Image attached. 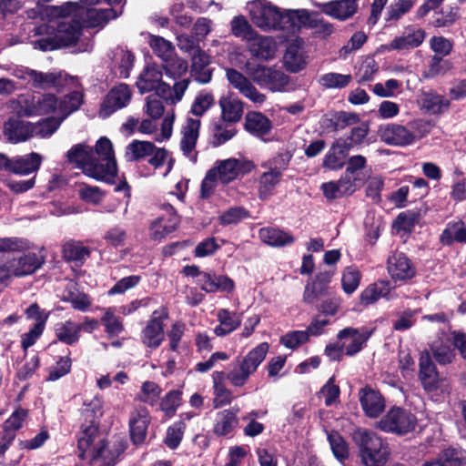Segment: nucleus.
<instances>
[{"label": "nucleus", "mask_w": 466, "mask_h": 466, "mask_svg": "<svg viewBox=\"0 0 466 466\" xmlns=\"http://www.w3.org/2000/svg\"><path fill=\"white\" fill-rule=\"evenodd\" d=\"M45 263V255L35 252L8 258L0 263V292L15 278L34 274Z\"/></svg>", "instance_id": "nucleus-6"}, {"label": "nucleus", "mask_w": 466, "mask_h": 466, "mask_svg": "<svg viewBox=\"0 0 466 466\" xmlns=\"http://www.w3.org/2000/svg\"><path fill=\"white\" fill-rule=\"evenodd\" d=\"M192 70L194 72L203 71V77L199 81L207 83L210 80V74L206 70V67L210 63V57L201 49L198 48L192 53Z\"/></svg>", "instance_id": "nucleus-60"}, {"label": "nucleus", "mask_w": 466, "mask_h": 466, "mask_svg": "<svg viewBox=\"0 0 466 466\" xmlns=\"http://www.w3.org/2000/svg\"><path fill=\"white\" fill-rule=\"evenodd\" d=\"M212 378L214 382L215 407L218 408L229 403L232 400V393L223 383L225 378L224 372L216 371L212 374Z\"/></svg>", "instance_id": "nucleus-48"}, {"label": "nucleus", "mask_w": 466, "mask_h": 466, "mask_svg": "<svg viewBox=\"0 0 466 466\" xmlns=\"http://www.w3.org/2000/svg\"><path fill=\"white\" fill-rule=\"evenodd\" d=\"M161 85H165L162 81V72L156 65H148L140 74L137 82V86L141 93L157 90L159 94Z\"/></svg>", "instance_id": "nucleus-28"}, {"label": "nucleus", "mask_w": 466, "mask_h": 466, "mask_svg": "<svg viewBox=\"0 0 466 466\" xmlns=\"http://www.w3.org/2000/svg\"><path fill=\"white\" fill-rule=\"evenodd\" d=\"M359 400L365 415L378 418L385 410L386 403L382 395L370 387H365L359 391Z\"/></svg>", "instance_id": "nucleus-18"}, {"label": "nucleus", "mask_w": 466, "mask_h": 466, "mask_svg": "<svg viewBox=\"0 0 466 466\" xmlns=\"http://www.w3.org/2000/svg\"><path fill=\"white\" fill-rule=\"evenodd\" d=\"M353 438L365 466H384L390 460L389 445L377 433L359 430Z\"/></svg>", "instance_id": "nucleus-7"}, {"label": "nucleus", "mask_w": 466, "mask_h": 466, "mask_svg": "<svg viewBox=\"0 0 466 466\" xmlns=\"http://www.w3.org/2000/svg\"><path fill=\"white\" fill-rule=\"evenodd\" d=\"M238 410H223L216 414L213 432L217 436H226L230 434L238 423Z\"/></svg>", "instance_id": "nucleus-32"}, {"label": "nucleus", "mask_w": 466, "mask_h": 466, "mask_svg": "<svg viewBox=\"0 0 466 466\" xmlns=\"http://www.w3.org/2000/svg\"><path fill=\"white\" fill-rule=\"evenodd\" d=\"M388 272L395 280L406 281L412 279L416 270L411 261L402 253L393 254L388 258Z\"/></svg>", "instance_id": "nucleus-24"}, {"label": "nucleus", "mask_w": 466, "mask_h": 466, "mask_svg": "<svg viewBox=\"0 0 466 466\" xmlns=\"http://www.w3.org/2000/svg\"><path fill=\"white\" fill-rule=\"evenodd\" d=\"M149 423L150 414L147 408L137 407L130 412L128 425L134 444L138 445L145 441Z\"/></svg>", "instance_id": "nucleus-17"}, {"label": "nucleus", "mask_w": 466, "mask_h": 466, "mask_svg": "<svg viewBox=\"0 0 466 466\" xmlns=\"http://www.w3.org/2000/svg\"><path fill=\"white\" fill-rule=\"evenodd\" d=\"M226 76L229 84L252 103L262 105L266 101V95L259 92L251 80L242 73L233 68H227Z\"/></svg>", "instance_id": "nucleus-13"}, {"label": "nucleus", "mask_w": 466, "mask_h": 466, "mask_svg": "<svg viewBox=\"0 0 466 466\" xmlns=\"http://www.w3.org/2000/svg\"><path fill=\"white\" fill-rule=\"evenodd\" d=\"M334 456L343 461L349 457V447L345 440L338 432H330L328 436Z\"/></svg>", "instance_id": "nucleus-62"}, {"label": "nucleus", "mask_w": 466, "mask_h": 466, "mask_svg": "<svg viewBox=\"0 0 466 466\" xmlns=\"http://www.w3.org/2000/svg\"><path fill=\"white\" fill-rule=\"evenodd\" d=\"M425 39V32L420 28H407L400 35L395 37L389 45L382 47L387 51H407L418 47Z\"/></svg>", "instance_id": "nucleus-19"}, {"label": "nucleus", "mask_w": 466, "mask_h": 466, "mask_svg": "<svg viewBox=\"0 0 466 466\" xmlns=\"http://www.w3.org/2000/svg\"><path fill=\"white\" fill-rule=\"evenodd\" d=\"M89 249L78 242L69 241L63 247V257L69 261H83L89 257Z\"/></svg>", "instance_id": "nucleus-55"}, {"label": "nucleus", "mask_w": 466, "mask_h": 466, "mask_svg": "<svg viewBox=\"0 0 466 466\" xmlns=\"http://www.w3.org/2000/svg\"><path fill=\"white\" fill-rule=\"evenodd\" d=\"M221 108V117L225 122L235 123L243 115V103L232 95L222 96L218 101Z\"/></svg>", "instance_id": "nucleus-35"}, {"label": "nucleus", "mask_w": 466, "mask_h": 466, "mask_svg": "<svg viewBox=\"0 0 466 466\" xmlns=\"http://www.w3.org/2000/svg\"><path fill=\"white\" fill-rule=\"evenodd\" d=\"M78 439L79 457L88 463L99 462L98 466H112L120 451L110 446L106 436L97 425H83Z\"/></svg>", "instance_id": "nucleus-3"}, {"label": "nucleus", "mask_w": 466, "mask_h": 466, "mask_svg": "<svg viewBox=\"0 0 466 466\" xmlns=\"http://www.w3.org/2000/svg\"><path fill=\"white\" fill-rule=\"evenodd\" d=\"M80 33L81 26L78 22L63 21L58 24L56 32L52 38L41 39L35 42V46L44 51L67 47L79 41Z\"/></svg>", "instance_id": "nucleus-10"}, {"label": "nucleus", "mask_w": 466, "mask_h": 466, "mask_svg": "<svg viewBox=\"0 0 466 466\" xmlns=\"http://www.w3.org/2000/svg\"><path fill=\"white\" fill-rule=\"evenodd\" d=\"M217 319L219 322L214 332L218 337L226 336L236 330L241 324L242 315L227 309H220L217 313Z\"/></svg>", "instance_id": "nucleus-33"}, {"label": "nucleus", "mask_w": 466, "mask_h": 466, "mask_svg": "<svg viewBox=\"0 0 466 466\" xmlns=\"http://www.w3.org/2000/svg\"><path fill=\"white\" fill-rule=\"evenodd\" d=\"M45 125L49 127L47 131H45L43 127H33V124L29 122L11 118L5 124L4 135L8 141L16 144L24 142L35 135L41 137H48L58 128V123L56 121H50Z\"/></svg>", "instance_id": "nucleus-9"}, {"label": "nucleus", "mask_w": 466, "mask_h": 466, "mask_svg": "<svg viewBox=\"0 0 466 466\" xmlns=\"http://www.w3.org/2000/svg\"><path fill=\"white\" fill-rule=\"evenodd\" d=\"M132 98V90L127 84H119L107 93L101 103L98 116L106 118L112 114L120 110L130 103Z\"/></svg>", "instance_id": "nucleus-12"}, {"label": "nucleus", "mask_w": 466, "mask_h": 466, "mask_svg": "<svg viewBox=\"0 0 466 466\" xmlns=\"http://www.w3.org/2000/svg\"><path fill=\"white\" fill-rule=\"evenodd\" d=\"M378 70L379 66L375 59L371 56H366L361 61L356 76L359 77V82H368L373 79Z\"/></svg>", "instance_id": "nucleus-63"}, {"label": "nucleus", "mask_w": 466, "mask_h": 466, "mask_svg": "<svg viewBox=\"0 0 466 466\" xmlns=\"http://www.w3.org/2000/svg\"><path fill=\"white\" fill-rule=\"evenodd\" d=\"M101 321L109 337L118 336L124 331L123 322L121 319L115 314V310L112 308H108L105 310Z\"/></svg>", "instance_id": "nucleus-54"}, {"label": "nucleus", "mask_w": 466, "mask_h": 466, "mask_svg": "<svg viewBox=\"0 0 466 466\" xmlns=\"http://www.w3.org/2000/svg\"><path fill=\"white\" fill-rule=\"evenodd\" d=\"M157 315V311H154L153 317L147 324L146 328L142 332L143 343L149 347L156 349L157 348L164 339V328L162 319L167 318V312L162 309V312Z\"/></svg>", "instance_id": "nucleus-23"}, {"label": "nucleus", "mask_w": 466, "mask_h": 466, "mask_svg": "<svg viewBox=\"0 0 466 466\" xmlns=\"http://www.w3.org/2000/svg\"><path fill=\"white\" fill-rule=\"evenodd\" d=\"M293 15L295 16V22L297 21L299 25L314 28L315 33L323 37L329 36L334 32L332 24L319 18L317 13L299 9L295 10Z\"/></svg>", "instance_id": "nucleus-21"}, {"label": "nucleus", "mask_w": 466, "mask_h": 466, "mask_svg": "<svg viewBox=\"0 0 466 466\" xmlns=\"http://www.w3.org/2000/svg\"><path fill=\"white\" fill-rule=\"evenodd\" d=\"M368 36L363 31L355 32L350 40L339 50L340 59H347L350 55L360 50L367 42Z\"/></svg>", "instance_id": "nucleus-51"}, {"label": "nucleus", "mask_w": 466, "mask_h": 466, "mask_svg": "<svg viewBox=\"0 0 466 466\" xmlns=\"http://www.w3.org/2000/svg\"><path fill=\"white\" fill-rule=\"evenodd\" d=\"M423 466H466V451L455 448L444 450L437 460L427 461Z\"/></svg>", "instance_id": "nucleus-42"}, {"label": "nucleus", "mask_w": 466, "mask_h": 466, "mask_svg": "<svg viewBox=\"0 0 466 466\" xmlns=\"http://www.w3.org/2000/svg\"><path fill=\"white\" fill-rule=\"evenodd\" d=\"M103 406L104 401L100 396L86 397L80 410L83 420L81 426L96 424L99 428V420L104 414Z\"/></svg>", "instance_id": "nucleus-26"}, {"label": "nucleus", "mask_w": 466, "mask_h": 466, "mask_svg": "<svg viewBox=\"0 0 466 466\" xmlns=\"http://www.w3.org/2000/svg\"><path fill=\"white\" fill-rule=\"evenodd\" d=\"M232 34L247 43L255 35L256 31L243 15L235 16L230 22Z\"/></svg>", "instance_id": "nucleus-50"}, {"label": "nucleus", "mask_w": 466, "mask_h": 466, "mask_svg": "<svg viewBox=\"0 0 466 466\" xmlns=\"http://www.w3.org/2000/svg\"><path fill=\"white\" fill-rule=\"evenodd\" d=\"M350 144L346 140L339 139L329 148L325 156L323 165L329 169H339L342 167Z\"/></svg>", "instance_id": "nucleus-37"}, {"label": "nucleus", "mask_w": 466, "mask_h": 466, "mask_svg": "<svg viewBox=\"0 0 466 466\" xmlns=\"http://www.w3.org/2000/svg\"><path fill=\"white\" fill-rule=\"evenodd\" d=\"M150 156L151 157L148 162L155 168L166 166V169L162 174L163 177H166L170 172L174 163V160L169 156L168 152L165 148L156 147L154 146V150Z\"/></svg>", "instance_id": "nucleus-58"}, {"label": "nucleus", "mask_w": 466, "mask_h": 466, "mask_svg": "<svg viewBox=\"0 0 466 466\" xmlns=\"http://www.w3.org/2000/svg\"><path fill=\"white\" fill-rule=\"evenodd\" d=\"M352 82L350 74L329 72L319 78V84L327 89H341L347 87Z\"/></svg>", "instance_id": "nucleus-46"}, {"label": "nucleus", "mask_w": 466, "mask_h": 466, "mask_svg": "<svg viewBox=\"0 0 466 466\" xmlns=\"http://www.w3.org/2000/svg\"><path fill=\"white\" fill-rule=\"evenodd\" d=\"M154 146L149 141L134 140L126 147V158L128 161H134L150 156L154 150Z\"/></svg>", "instance_id": "nucleus-49"}, {"label": "nucleus", "mask_w": 466, "mask_h": 466, "mask_svg": "<svg viewBox=\"0 0 466 466\" xmlns=\"http://www.w3.org/2000/svg\"><path fill=\"white\" fill-rule=\"evenodd\" d=\"M391 289L389 281H379L367 287L360 294V301L363 305H370L379 299L386 297Z\"/></svg>", "instance_id": "nucleus-45"}, {"label": "nucleus", "mask_w": 466, "mask_h": 466, "mask_svg": "<svg viewBox=\"0 0 466 466\" xmlns=\"http://www.w3.org/2000/svg\"><path fill=\"white\" fill-rule=\"evenodd\" d=\"M81 102V96L78 92H72L62 100H58L51 94L33 96L32 97L20 96L18 113L24 116L54 113L56 115V118L65 119L69 114L78 109Z\"/></svg>", "instance_id": "nucleus-2"}, {"label": "nucleus", "mask_w": 466, "mask_h": 466, "mask_svg": "<svg viewBox=\"0 0 466 466\" xmlns=\"http://www.w3.org/2000/svg\"><path fill=\"white\" fill-rule=\"evenodd\" d=\"M188 85L189 80L186 78L176 82L173 86L165 83L160 86L158 96L167 103L176 105L182 100Z\"/></svg>", "instance_id": "nucleus-44"}, {"label": "nucleus", "mask_w": 466, "mask_h": 466, "mask_svg": "<svg viewBox=\"0 0 466 466\" xmlns=\"http://www.w3.org/2000/svg\"><path fill=\"white\" fill-rule=\"evenodd\" d=\"M271 121L260 112H248L245 118V128L257 137L268 135L271 130Z\"/></svg>", "instance_id": "nucleus-39"}, {"label": "nucleus", "mask_w": 466, "mask_h": 466, "mask_svg": "<svg viewBox=\"0 0 466 466\" xmlns=\"http://www.w3.org/2000/svg\"><path fill=\"white\" fill-rule=\"evenodd\" d=\"M261 241L270 247H283L295 240L289 233L276 228H263L258 232Z\"/></svg>", "instance_id": "nucleus-41"}, {"label": "nucleus", "mask_w": 466, "mask_h": 466, "mask_svg": "<svg viewBox=\"0 0 466 466\" xmlns=\"http://www.w3.org/2000/svg\"><path fill=\"white\" fill-rule=\"evenodd\" d=\"M441 241L444 245L453 242H466V227L462 221L449 223L441 235Z\"/></svg>", "instance_id": "nucleus-47"}, {"label": "nucleus", "mask_w": 466, "mask_h": 466, "mask_svg": "<svg viewBox=\"0 0 466 466\" xmlns=\"http://www.w3.org/2000/svg\"><path fill=\"white\" fill-rule=\"evenodd\" d=\"M162 392L161 388L154 381H145L142 383L137 399L144 403L155 405Z\"/></svg>", "instance_id": "nucleus-56"}, {"label": "nucleus", "mask_w": 466, "mask_h": 466, "mask_svg": "<svg viewBox=\"0 0 466 466\" xmlns=\"http://www.w3.org/2000/svg\"><path fill=\"white\" fill-rule=\"evenodd\" d=\"M316 5L325 15L339 21L350 18L358 10L356 0H334Z\"/></svg>", "instance_id": "nucleus-20"}, {"label": "nucleus", "mask_w": 466, "mask_h": 466, "mask_svg": "<svg viewBox=\"0 0 466 466\" xmlns=\"http://www.w3.org/2000/svg\"><path fill=\"white\" fill-rule=\"evenodd\" d=\"M255 168V164L250 160L228 158L218 160L215 166L210 168L201 184V197L209 198L218 182L228 184L239 176L246 175Z\"/></svg>", "instance_id": "nucleus-4"}, {"label": "nucleus", "mask_w": 466, "mask_h": 466, "mask_svg": "<svg viewBox=\"0 0 466 466\" xmlns=\"http://www.w3.org/2000/svg\"><path fill=\"white\" fill-rule=\"evenodd\" d=\"M149 45L162 62L175 55L172 44L161 36L150 35Z\"/></svg>", "instance_id": "nucleus-59"}, {"label": "nucleus", "mask_w": 466, "mask_h": 466, "mask_svg": "<svg viewBox=\"0 0 466 466\" xmlns=\"http://www.w3.org/2000/svg\"><path fill=\"white\" fill-rule=\"evenodd\" d=\"M452 65L448 60H442L441 57L433 56L429 67L423 72L422 76L424 78H434L438 76L445 75L451 70Z\"/></svg>", "instance_id": "nucleus-61"}, {"label": "nucleus", "mask_w": 466, "mask_h": 466, "mask_svg": "<svg viewBox=\"0 0 466 466\" xmlns=\"http://www.w3.org/2000/svg\"><path fill=\"white\" fill-rule=\"evenodd\" d=\"M419 105L428 114L440 115L450 107V101L435 92H424L419 99Z\"/></svg>", "instance_id": "nucleus-36"}, {"label": "nucleus", "mask_w": 466, "mask_h": 466, "mask_svg": "<svg viewBox=\"0 0 466 466\" xmlns=\"http://www.w3.org/2000/svg\"><path fill=\"white\" fill-rule=\"evenodd\" d=\"M420 379L427 391H432L441 386L443 381L439 378L436 368L431 361L428 354L422 355L420 360Z\"/></svg>", "instance_id": "nucleus-30"}, {"label": "nucleus", "mask_w": 466, "mask_h": 466, "mask_svg": "<svg viewBox=\"0 0 466 466\" xmlns=\"http://www.w3.org/2000/svg\"><path fill=\"white\" fill-rule=\"evenodd\" d=\"M42 159V156L35 152L13 157L11 173L26 176L36 172L41 166Z\"/></svg>", "instance_id": "nucleus-34"}, {"label": "nucleus", "mask_w": 466, "mask_h": 466, "mask_svg": "<svg viewBox=\"0 0 466 466\" xmlns=\"http://www.w3.org/2000/svg\"><path fill=\"white\" fill-rule=\"evenodd\" d=\"M120 12L113 9V8H106V9H90L87 12V19L90 26H103L106 24L110 19L116 18L119 15Z\"/></svg>", "instance_id": "nucleus-53"}, {"label": "nucleus", "mask_w": 466, "mask_h": 466, "mask_svg": "<svg viewBox=\"0 0 466 466\" xmlns=\"http://www.w3.org/2000/svg\"><path fill=\"white\" fill-rule=\"evenodd\" d=\"M187 63L176 55L163 61V68L166 75L174 79L184 76L187 71Z\"/></svg>", "instance_id": "nucleus-57"}, {"label": "nucleus", "mask_w": 466, "mask_h": 466, "mask_svg": "<svg viewBox=\"0 0 466 466\" xmlns=\"http://www.w3.org/2000/svg\"><path fill=\"white\" fill-rule=\"evenodd\" d=\"M248 10L253 24L264 31L284 29L289 23L295 25V10L283 12L267 0H253L248 4Z\"/></svg>", "instance_id": "nucleus-5"}, {"label": "nucleus", "mask_w": 466, "mask_h": 466, "mask_svg": "<svg viewBox=\"0 0 466 466\" xmlns=\"http://www.w3.org/2000/svg\"><path fill=\"white\" fill-rule=\"evenodd\" d=\"M371 334L372 330L366 328H345L338 333L337 338L344 348L345 354L354 356L362 350Z\"/></svg>", "instance_id": "nucleus-14"}, {"label": "nucleus", "mask_w": 466, "mask_h": 466, "mask_svg": "<svg viewBox=\"0 0 466 466\" xmlns=\"http://www.w3.org/2000/svg\"><path fill=\"white\" fill-rule=\"evenodd\" d=\"M14 75L20 79L32 82L35 87L46 88L54 86L56 76L53 73H40L30 69H15Z\"/></svg>", "instance_id": "nucleus-40"}, {"label": "nucleus", "mask_w": 466, "mask_h": 466, "mask_svg": "<svg viewBox=\"0 0 466 466\" xmlns=\"http://www.w3.org/2000/svg\"><path fill=\"white\" fill-rule=\"evenodd\" d=\"M417 424L413 414L401 408H391L379 421V428L399 435L412 431Z\"/></svg>", "instance_id": "nucleus-11"}, {"label": "nucleus", "mask_w": 466, "mask_h": 466, "mask_svg": "<svg viewBox=\"0 0 466 466\" xmlns=\"http://www.w3.org/2000/svg\"><path fill=\"white\" fill-rule=\"evenodd\" d=\"M198 283L201 289L208 293L214 292H232L235 289L234 281L224 275H214L210 273H204L200 275Z\"/></svg>", "instance_id": "nucleus-27"}, {"label": "nucleus", "mask_w": 466, "mask_h": 466, "mask_svg": "<svg viewBox=\"0 0 466 466\" xmlns=\"http://www.w3.org/2000/svg\"><path fill=\"white\" fill-rule=\"evenodd\" d=\"M380 139L388 145L404 147L412 144L416 135L404 126L387 124L379 129Z\"/></svg>", "instance_id": "nucleus-15"}, {"label": "nucleus", "mask_w": 466, "mask_h": 466, "mask_svg": "<svg viewBox=\"0 0 466 466\" xmlns=\"http://www.w3.org/2000/svg\"><path fill=\"white\" fill-rule=\"evenodd\" d=\"M268 349L269 345L267 342L258 344L248 351L245 357L238 359L236 360V366H238L241 370L248 372V376H251L256 372L258 366L265 360Z\"/></svg>", "instance_id": "nucleus-25"}, {"label": "nucleus", "mask_w": 466, "mask_h": 466, "mask_svg": "<svg viewBox=\"0 0 466 466\" xmlns=\"http://www.w3.org/2000/svg\"><path fill=\"white\" fill-rule=\"evenodd\" d=\"M283 61L285 68L291 73H298L306 67L307 61L301 40H296L289 45Z\"/></svg>", "instance_id": "nucleus-29"}, {"label": "nucleus", "mask_w": 466, "mask_h": 466, "mask_svg": "<svg viewBox=\"0 0 466 466\" xmlns=\"http://www.w3.org/2000/svg\"><path fill=\"white\" fill-rule=\"evenodd\" d=\"M247 46L252 56L263 61L274 59L278 51V44L272 36L258 32L248 40Z\"/></svg>", "instance_id": "nucleus-16"}, {"label": "nucleus", "mask_w": 466, "mask_h": 466, "mask_svg": "<svg viewBox=\"0 0 466 466\" xmlns=\"http://www.w3.org/2000/svg\"><path fill=\"white\" fill-rule=\"evenodd\" d=\"M247 74L259 86L270 92H287L292 89L290 77L275 66L246 65Z\"/></svg>", "instance_id": "nucleus-8"}, {"label": "nucleus", "mask_w": 466, "mask_h": 466, "mask_svg": "<svg viewBox=\"0 0 466 466\" xmlns=\"http://www.w3.org/2000/svg\"><path fill=\"white\" fill-rule=\"evenodd\" d=\"M200 120L188 118L181 130L180 149L190 160H196V145L199 136Z\"/></svg>", "instance_id": "nucleus-22"}, {"label": "nucleus", "mask_w": 466, "mask_h": 466, "mask_svg": "<svg viewBox=\"0 0 466 466\" xmlns=\"http://www.w3.org/2000/svg\"><path fill=\"white\" fill-rule=\"evenodd\" d=\"M55 333L61 342L72 345L80 339V327L78 323L67 319L56 324Z\"/></svg>", "instance_id": "nucleus-43"}, {"label": "nucleus", "mask_w": 466, "mask_h": 466, "mask_svg": "<svg viewBox=\"0 0 466 466\" xmlns=\"http://www.w3.org/2000/svg\"><path fill=\"white\" fill-rule=\"evenodd\" d=\"M213 104V95L209 92L202 91L196 96L190 111L193 115L201 116L211 107Z\"/></svg>", "instance_id": "nucleus-64"}, {"label": "nucleus", "mask_w": 466, "mask_h": 466, "mask_svg": "<svg viewBox=\"0 0 466 466\" xmlns=\"http://www.w3.org/2000/svg\"><path fill=\"white\" fill-rule=\"evenodd\" d=\"M66 158L86 176L96 180L111 183L117 172L113 144L106 137H101L94 148L85 143L74 145Z\"/></svg>", "instance_id": "nucleus-1"}, {"label": "nucleus", "mask_w": 466, "mask_h": 466, "mask_svg": "<svg viewBox=\"0 0 466 466\" xmlns=\"http://www.w3.org/2000/svg\"><path fill=\"white\" fill-rule=\"evenodd\" d=\"M282 171L277 167L264 172L258 178V198L264 200L271 197L276 187L280 183Z\"/></svg>", "instance_id": "nucleus-38"}, {"label": "nucleus", "mask_w": 466, "mask_h": 466, "mask_svg": "<svg viewBox=\"0 0 466 466\" xmlns=\"http://www.w3.org/2000/svg\"><path fill=\"white\" fill-rule=\"evenodd\" d=\"M170 211L168 218L159 217L152 221L150 225V237L154 240H161L169 233L173 232L177 224L178 218L175 214L173 208L168 206Z\"/></svg>", "instance_id": "nucleus-31"}, {"label": "nucleus", "mask_w": 466, "mask_h": 466, "mask_svg": "<svg viewBox=\"0 0 466 466\" xmlns=\"http://www.w3.org/2000/svg\"><path fill=\"white\" fill-rule=\"evenodd\" d=\"M451 341L450 339L435 341L431 345V351L435 360L440 364L451 363L455 356L453 349L451 348Z\"/></svg>", "instance_id": "nucleus-52"}]
</instances>
